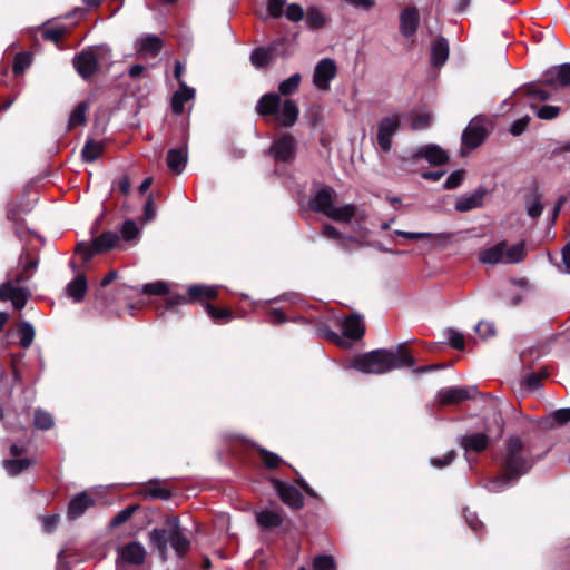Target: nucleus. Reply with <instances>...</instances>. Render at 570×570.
<instances>
[{
    "label": "nucleus",
    "instance_id": "nucleus-1",
    "mask_svg": "<svg viewBox=\"0 0 570 570\" xmlns=\"http://www.w3.org/2000/svg\"><path fill=\"white\" fill-rule=\"evenodd\" d=\"M351 367L366 374H384L396 368H414V360L406 352L404 344L393 350L380 348L355 356Z\"/></svg>",
    "mask_w": 570,
    "mask_h": 570
},
{
    "label": "nucleus",
    "instance_id": "nucleus-2",
    "mask_svg": "<svg viewBox=\"0 0 570 570\" xmlns=\"http://www.w3.org/2000/svg\"><path fill=\"white\" fill-rule=\"evenodd\" d=\"M532 463L530 450L521 439L510 438L507 441L503 456L504 475L493 484L492 490H498L525 474L531 469Z\"/></svg>",
    "mask_w": 570,
    "mask_h": 570
},
{
    "label": "nucleus",
    "instance_id": "nucleus-3",
    "mask_svg": "<svg viewBox=\"0 0 570 570\" xmlns=\"http://www.w3.org/2000/svg\"><path fill=\"white\" fill-rule=\"evenodd\" d=\"M149 541L163 559L167 558L168 544L177 557L185 556L190 548V541L183 532L176 517L167 518L163 528H155L149 533Z\"/></svg>",
    "mask_w": 570,
    "mask_h": 570
},
{
    "label": "nucleus",
    "instance_id": "nucleus-4",
    "mask_svg": "<svg viewBox=\"0 0 570 570\" xmlns=\"http://www.w3.org/2000/svg\"><path fill=\"white\" fill-rule=\"evenodd\" d=\"M256 111L261 116H275L283 127H293L299 115V108L293 99L283 100L275 92L263 95L256 105Z\"/></svg>",
    "mask_w": 570,
    "mask_h": 570
},
{
    "label": "nucleus",
    "instance_id": "nucleus-5",
    "mask_svg": "<svg viewBox=\"0 0 570 570\" xmlns=\"http://www.w3.org/2000/svg\"><path fill=\"white\" fill-rule=\"evenodd\" d=\"M335 196L334 189L328 187L320 188L311 198L309 206L313 210L320 212L335 222H350L356 215V207L352 204L335 206Z\"/></svg>",
    "mask_w": 570,
    "mask_h": 570
},
{
    "label": "nucleus",
    "instance_id": "nucleus-6",
    "mask_svg": "<svg viewBox=\"0 0 570 570\" xmlns=\"http://www.w3.org/2000/svg\"><path fill=\"white\" fill-rule=\"evenodd\" d=\"M525 246L523 243L509 245L507 242H500L494 246L480 252L479 259L483 264H518L524 259Z\"/></svg>",
    "mask_w": 570,
    "mask_h": 570
},
{
    "label": "nucleus",
    "instance_id": "nucleus-7",
    "mask_svg": "<svg viewBox=\"0 0 570 570\" xmlns=\"http://www.w3.org/2000/svg\"><path fill=\"white\" fill-rule=\"evenodd\" d=\"M109 50L104 46L91 47L75 57L73 65L82 78L91 77L98 63L108 56Z\"/></svg>",
    "mask_w": 570,
    "mask_h": 570
},
{
    "label": "nucleus",
    "instance_id": "nucleus-8",
    "mask_svg": "<svg viewBox=\"0 0 570 570\" xmlns=\"http://www.w3.org/2000/svg\"><path fill=\"white\" fill-rule=\"evenodd\" d=\"M118 240L119 237L116 233L105 232L91 243H79L77 245V252L85 261H89L94 255L114 248Z\"/></svg>",
    "mask_w": 570,
    "mask_h": 570
},
{
    "label": "nucleus",
    "instance_id": "nucleus-9",
    "mask_svg": "<svg viewBox=\"0 0 570 570\" xmlns=\"http://www.w3.org/2000/svg\"><path fill=\"white\" fill-rule=\"evenodd\" d=\"M30 295L28 288L14 285L13 281H7L0 285V301H10L16 309H22Z\"/></svg>",
    "mask_w": 570,
    "mask_h": 570
},
{
    "label": "nucleus",
    "instance_id": "nucleus-10",
    "mask_svg": "<svg viewBox=\"0 0 570 570\" xmlns=\"http://www.w3.org/2000/svg\"><path fill=\"white\" fill-rule=\"evenodd\" d=\"M401 126V117L392 115L384 117L377 125V144L384 150L389 151L392 146V136Z\"/></svg>",
    "mask_w": 570,
    "mask_h": 570
},
{
    "label": "nucleus",
    "instance_id": "nucleus-11",
    "mask_svg": "<svg viewBox=\"0 0 570 570\" xmlns=\"http://www.w3.org/2000/svg\"><path fill=\"white\" fill-rule=\"evenodd\" d=\"M337 72L336 63L333 59L324 58L317 62L313 73V83L320 90H327L330 82Z\"/></svg>",
    "mask_w": 570,
    "mask_h": 570
},
{
    "label": "nucleus",
    "instance_id": "nucleus-12",
    "mask_svg": "<svg viewBox=\"0 0 570 570\" xmlns=\"http://www.w3.org/2000/svg\"><path fill=\"white\" fill-rule=\"evenodd\" d=\"M216 286L193 285L188 288V297L175 296L168 299L167 309L174 308L176 305L186 304L189 301H203L204 298H214L217 296Z\"/></svg>",
    "mask_w": 570,
    "mask_h": 570
},
{
    "label": "nucleus",
    "instance_id": "nucleus-13",
    "mask_svg": "<svg viewBox=\"0 0 570 570\" xmlns=\"http://www.w3.org/2000/svg\"><path fill=\"white\" fill-rule=\"evenodd\" d=\"M296 141L289 134H284L275 139L271 146L269 154L276 161H291L295 157Z\"/></svg>",
    "mask_w": 570,
    "mask_h": 570
},
{
    "label": "nucleus",
    "instance_id": "nucleus-14",
    "mask_svg": "<svg viewBox=\"0 0 570 570\" xmlns=\"http://www.w3.org/2000/svg\"><path fill=\"white\" fill-rule=\"evenodd\" d=\"M485 135V119L483 117H475L463 131L462 144L470 149H474L482 144Z\"/></svg>",
    "mask_w": 570,
    "mask_h": 570
},
{
    "label": "nucleus",
    "instance_id": "nucleus-15",
    "mask_svg": "<svg viewBox=\"0 0 570 570\" xmlns=\"http://www.w3.org/2000/svg\"><path fill=\"white\" fill-rule=\"evenodd\" d=\"M478 394L475 386H452L443 389L438 393L441 404H459L465 400L473 399Z\"/></svg>",
    "mask_w": 570,
    "mask_h": 570
},
{
    "label": "nucleus",
    "instance_id": "nucleus-16",
    "mask_svg": "<svg viewBox=\"0 0 570 570\" xmlns=\"http://www.w3.org/2000/svg\"><path fill=\"white\" fill-rule=\"evenodd\" d=\"M543 82L548 86L570 87V63L553 66L544 71Z\"/></svg>",
    "mask_w": 570,
    "mask_h": 570
},
{
    "label": "nucleus",
    "instance_id": "nucleus-17",
    "mask_svg": "<svg viewBox=\"0 0 570 570\" xmlns=\"http://www.w3.org/2000/svg\"><path fill=\"white\" fill-rule=\"evenodd\" d=\"M273 487L282 501L291 508L299 509L303 505L301 492L293 485L279 480H272Z\"/></svg>",
    "mask_w": 570,
    "mask_h": 570
},
{
    "label": "nucleus",
    "instance_id": "nucleus-18",
    "mask_svg": "<svg viewBox=\"0 0 570 570\" xmlns=\"http://www.w3.org/2000/svg\"><path fill=\"white\" fill-rule=\"evenodd\" d=\"M161 47V39L155 35H144L135 42V48L141 57H156Z\"/></svg>",
    "mask_w": 570,
    "mask_h": 570
},
{
    "label": "nucleus",
    "instance_id": "nucleus-19",
    "mask_svg": "<svg viewBox=\"0 0 570 570\" xmlns=\"http://www.w3.org/2000/svg\"><path fill=\"white\" fill-rule=\"evenodd\" d=\"M459 443L466 452H481L487 449L489 436L484 432L468 433L461 436Z\"/></svg>",
    "mask_w": 570,
    "mask_h": 570
},
{
    "label": "nucleus",
    "instance_id": "nucleus-20",
    "mask_svg": "<svg viewBox=\"0 0 570 570\" xmlns=\"http://www.w3.org/2000/svg\"><path fill=\"white\" fill-rule=\"evenodd\" d=\"M419 24V12L415 8L410 7L401 12L400 17V30L401 33L406 37H413L416 32Z\"/></svg>",
    "mask_w": 570,
    "mask_h": 570
},
{
    "label": "nucleus",
    "instance_id": "nucleus-21",
    "mask_svg": "<svg viewBox=\"0 0 570 570\" xmlns=\"http://www.w3.org/2000/svg\"><path fill=\"white\" fill-rule=\"evenodd\" d=\"M485 195L487 190L484 188H478L470 195L459 197L454 207L461 213L478 208L483 204Z\"/></svg>",
    "mask_w": 570,
    "mask_h": 570
},
{
    "label": "nucleus",
    "instance_id": "nucleus-22",
    "mask_svg": "<svg viewBox=\"0 0 570 570\" xmlns=\"http://www.w3.org/2000/svg\"><path fill=\"white\" fill-rule=\"evenodd\" d=\"M187 158L188 154L186 145L180 148H173L169 149L167 154V165L173 173L179 175L186 167Z\"/></svg>",
    "mask_w": 570,
    "mask_h": 570
},
{
    "label": "nucleus",
    "instance_id": "nucleus-23",
    "mask_svg": "<svg viewBox=\"0 0 570 570\" xmlns=\"http://www.w3.org/2000/svg\"><path fill=\"white\" fill-rule=\"evenodd\" d=\"M194 97L195 90L188 87L184 81H180L179 89L173 96V111L177 115L181 114L185 108V102L194 99Z\"/></svg>",
    "mask_w": 570,
    "mask_h": 570
},
{
    "label": "nucleus",
    "instance_id": "nucleus-24",
    "mask_svg": "<svg viewBox=\"0 0 570 570\" xmlns=\"http://www.w3.org/2000/svg\"><path fill=\"white\" fill-rule=\"evenodd\" d=\"M92 504L94 500L86 492L79 493L68 505V517L70 519H77Z\"/></svg>",
    "mask_w": 570,
    "mask_h": 570
},
{
    "label": "nucleus",
    "instance_id": "nucleus-25",
    "mask_svg": "<svg viewBox=\"0 0 570 570\" xmlns=\"http://www.w3.org/2000/svg\"><path fill=\"white\" fill-rule=\"evenodd\" d=\"M415 155L417 157L425 158L429 163L434 165H443L449 159L446 153L436 145L422 147Z\"/></svg>",
    "mask_w": 570,
    "mask_h": 570
},
{
    "label": "nucleus",
    "instance_id": "nucleus-26",
    "mask_svg": "<svg viewBox=\"0 0 570 570\" xmlns=\"http://www.w3.org/2000/svg\"><path fill=\"white\" fill-rule=\"evenodd\" d=\"M283 513L281 510H263L256 513L257 523L265 529H273L283 523Z\"/></svg>",
    "mask_w": 570,
    "mask_h": 570
},
{
    "label": "nucleus",
    "instance_id": "nucleus-27",
    "mask_svg": "<svg viewBox=\"0 0 570 570\" xmlns=\"http://www.w3.org/2000/svg\"><path fill=\"white\" fill-rule=\"evenodd\" d=\"M342 331L345 336L357 340L363 336L365 327L358 315H351L342 323Z\"/></svg>",
    "mask_w": 570,
    "mask_h": 570
},
{
    "label": "nucleus",
    "instance_id": "nucleus-28",
    "mask_svg": "<svg viewBox=\"0 0 570 570\" xmlns=\"http://www.w3.org/2000/svg\"><path fill=\"white\" fill-rule=\"evenodd\" d=\"M449 57V45L446 39L439 38L432 45L431 60L432 65L440 67L445 63Z\"/></svg>",
    "mask_w": 570,
    "mask_h": 570
},
{
    "label": "nucleus",
    "instance_id": "nucleus-29",
    "mask_svg": "<svg viewBox=\"0 0 570 570\" xmlns=\"http://www.w3.org/2000/svg\"><path fill=\"white\" fill-rule=\"evenodd\" d=\"M67 294L75 302H80L87 292V281L83 275H78L67 285Z\"/></svg>",
    "mask_w": 570,
    "mask_h": 570
},
{
    "label": "nucleus",
    "instance_id": "nucleus-30",
    "mask_svg": "<svg viewBox=\"0 0 570 570\" xmlns=\"http://www.w3.org/2000/svg\"><path fill=\"white\" fill-rule=\"evenodd\" d=\"M104 151V144L94 139L87 140L82 148V158L87 163H92L98 159Z\"/></svg>",
    "mask_w": 570,
    "mask_h": 570
},
{
    "label": "nucleus",
    "instance_id": "nucleus-31",
    "mask_svg": "<svg viewBox=\"0 0 570 570\" xmlns=\"http://www.w3.org/2000/svg\"><path fill=\"white\" fill-rule=\"evenodd\" d=\"M31 464V460L27 458H13L10 460H6L3 463L4 469L11 475L19 474L20 472L28 469Z\"/></svg>",
    "mask_w": 570,
    "mask_h": 570
},
{
    "label": "nucleus",
    "instance_id": "nucleus-32",
    "mask_svg": "<svg viewBox=\"0 0 570 570\" xmlns=\"http://www.w3.org/2000/svg\"><path fill=\"white\" fill-rule=\"evenodd\" d=\"M273 57V52L271 49L266 48H256L250 55V61L256 68L266 67Z\"/></svg>",
    "mask_w": 570,
    "mask_h": 570
},
{
    "label": "nucleus",
    "instance_id": "nucleus-33",
    "mask_svg": "<svg viewBox=\"0 0 570 570\" xmlns=\"http://www.w3.org/2000/svg\"><path fill=\"white\" fill-rule=\"evenodd\" d=\"M301 80H302L301 75L299 73H294L293 76H291L286 80L282 81L279 83V86H278V95H279V97L281 96H289V95L296 92V90L299 87Z\"/></svg>",
    "mask_w": 570,
    "mask_h": 570
},
{
    "label": "nucleus",
    "instance_id": "nucleus-34",
    "mask_svg": "<svg viewBox=\"0 0 570 570\" xmlns=\"http://www.w3.org/2000/svg\"><path fill=\"white\" fill-rule=\"evenodd\" d=\"M306 22L311 28L318 29L325 26L326 17L316 7H311L307 10Z\"/></svg>",
    "mask_w": 570,
    "mask_h": 570
},
{
    "label": "nucleus",
    "instance_id": "nucleus-35",
    "mask_svg": "<svg viewBox=\"0 0 570 570\" xmlns=\"http://www.w3.org/2000/svg\"><path fill=\"white\" fill-rule=\"evenodd\" d=\"M395 235L402 236L404 238L415 240V239H423V238H433L436 240H443L446 238L444 234H433V233H425V232H404L396 229L394 230Z\"/></svg>",
    "mask_w": 570,
    "mask_h": 570
},
{
    "label": "nucleus",
    "instance_id": "nucleus-36",
    "mask_svg": "<svg viewBox=\"0 0 570 570\" xmlns=\"http://www.w3.org/2000/svg\"><path fill=\"white\" fill-rule=\"evenodd\" d=\"M20 344L28 348L35 338V328L29 322H21L19 324Z\"/></svg>",
    "mask_w": 570,
    "mask_h": 570
},
{
    "label": "nucleus",
    "instance_id": "nucleus-37",
    "mask_svg": "<svg viewBox=\"0 0 570 570\" xmlns=\"http://www.w3.org/2000/svg\"><path fill=\"white\" fill-rule=\"evenodd\" d=\"M88 106L86 102H80L70 114L68 127L73 128L82 125L86 119V111Z\"/></svg>",
    "mask_w": 570,
    "mask_h": 570
},
{
    "label": "nucleus",
    "instance_id": "nucleus-38",
    "mask_svg": "<svg viewBox=\"0 0 570 570\" xmlns=\"http://www.w3.org/2000/svg\"><path fill=\"white\" fill-rule=\"evenodd\" d=\"M67 29L63 26H45L42 29V38L58 43Z\"/></svg>",
    "mask_w": 570,
    "mask_h": 570
},
{
    "label": "nucleus",
    "instance_id": "nucleus-39",
    "mask_svg": "<svg viewBox=\"0 0 570 570\" xmlns=\"http://www.w3.org/2000/svg\"><path fill=\"white\" fill-rule=\"evenodd\" d=\"M432 122V117L428 112L414 114L411 118L410 128L412 130H422L428 128Z\"/></svg>",
    "mask_w": 570,
    "mask_h": 570
},
{
    "label": "nucleus",
    "instance_id": "nucleus-40",
    "mask_svg": "<svg viewBox=\"0 0 570 570\" xmlns=\"http://www.w3.org/2000/svg\"><path fill=\"white\" fill-rule=\"evenodd\" d=\"M35 425L41 430L50 429L53 426V419L50 413L37 410L35 413Z\"/></svg>",
    "mask_w": 570,
    "mask_h": 570
},
{
    "label": "nucleus",
    "instance_id": "nucleus-41",
    "mask_svg": "<svg viewBox=\"0 0 570 570\" xmlns=\"http://www.w3.org/2000/svg\"><path fill=\"white\" fill-rule=\"evenodd\" d=\"M527 95L537 101H546L550 99L551 92L537 86V85H528L525 87Z\"/></svg>",
    "mask_w": 570,
    "mask_h": 570
},
{
    "label": "nucleus",
    "instance_id": "nucleus-42",
    "mask_svg": "<svg viewBox=\"0 0 570 570\" xmlns=\"http://www.w3.org/2000/svg\"><path fill=\"white\" fill-rule=\"evenodd\" d=\"M314 570H335V561L332 556H318L313 561Z\"/></svg>",
    "mask_w": 570,
    "mask_h": 570
},
{
    "label": "nucleus",
    "instance_id": "nucleus-43",
    "mask_svg": "<svg viewBox=\"0 0 570 570\" xmlns=\"http://www.w3.org/2000/svg\"><path fill=\"white\" fill-rule=\"evenodd\" d=\"M456 458V452L454 450H451L446 452L442 458H431L430 464L435 469H443L448 465H450L454 459Z\"/></svg>",
    "mask_w": 570,
    "mask_h": 570
},
{
    "label": "nucleus",
    "instance_id": "nucleus-44",
    "mask_svg": "<svg viewBox=\"0 0 570 570\" xmlns=\"http://www.w3.org/2000/svg\"><path fill=\"white\" fill-rule=\"evenodd\" d=\"M31 63V57L26 53H18L13 61V72L16 75L22 73Z\"/></svg>",
    "mask_w": 570,
    "mask_h": 570
},
{
    "label": "nucleus",
    "instance_id": "nucleus-45",
    "mask_svg": "<svg viewBox=\"0 0 570 570\" xmlns=\"http://www.w3.org/2000/svg\"><path fill=\"white\" fill-rule=\"evenodd\" d=\"M142 292L148 295H163L168 292V287L165 282L158 281L155 283L145 284Z\"/></svg>",
    "mask_w": 570,
    "mask_h": 570
},
{
    "label": "nucleus",
    "instance_id": "nucleus-46",
    "mask_svg": "<svg viewBox=\"0 0 570 570\" xmlns=\"http://www.w3.org/2000/svg\"><path fill=\"white\" fill-rule=\"evenodd\" d=\"M139 234V228L137 227L134 220H126L121 227V236L126 240H131L136 238Z\"/></svg>",
    "mask_w": 570,
    "mask_h": 570
},
{
    "label": "nucleus",
    "instance_id": "nucleus-47",
    "mask_svg": "<svg viewBox=\"0 0 570 570\" xmlns=\"http://www.w3.org/2000/svg\"><path fill=\"white\" fill-rule=\"evenodd\" d=\"M286 0H268L267 1V17L279 18L283 14V8Z\"/></svg>",
    "mask_w": 570,
    "mask_h": 570
},
{
    "label": "nucleus",
    "instance_id": "nucleus-48",
    "mask_svg": "<svg viewBox=\"0 0 570 570\" xmlns=\"http://www.w3.org/2000/svg\"><path fill=\"white\" fill-rule=\"evenodd\" d=\"M259 453L264 464L269 469L276 468L282 461L277 454L265 449H259Z\"/></svg>",
    "mask_w": 570,
    "mask_h": 570
},
{
    "label": "nucleus",
    "instance_id": "nucleus-49",
    "mask_svg": "<svg viewBox=\"0 0 570 570\" xmlns=\"http://www.w3.org/2000/svg\"><path fill=\"white\" fill-rule=\"evenodd\" d=\"M560 112V107L557 106H543L537 109V116L540 119L551 120L554 119Z\"/></svg>",
    "mask_w": 570,
    "mask_h": 570
},
{
    "label": "nucleus",
    "instance_id": "nucleus-50",
    "mask_svg": "<svg viewBox=\"0 0 570 570\" xmlns=\"http://www.w3.org/2000/svg\"><path fill=\"white\" fill-rule=\"evenodd\" d=\"M205 308H206L208 315L215 321L232 318V312L228 309H217L216 307H214L210 304H206Z\"/></svg>",
    "mask_w": 570,
    "mask_h": 570
},
{
    "label": "nucleus",
    "instance_id": "nucleus-51",
    "mask_svg": "<svg viewBox=\"0 0 570 570\" xmlns=\"http://www.w3.org/2000/svg\"><path fill=\"white\" fill-rule=\"evenodd\" d=\"M285 16L288 20L293 22H298L304 17L303 8L299 4L292 3L287 7L285 11Z\"/></svg>",
    "mask_w": 570,
    "mask_h": 570
},
{
    "label": "nucleus",
    "instance_id": "nucleus-52",
    "mask_svg": "<svg viewBox=\"0 0 570 570\" xmlns=\"http://www.w3.org/2000/svg\"><path fill=\"white\" fill-rule=\"evenodd\" d=\"M135 507H128L121 511H119L112 519H111V527H118L122 523H125L129 518L132 515L135 511Z\"/></svg>",
    "mask_w": 570,
    "mask_h": 570
},
{
    "label": "nucleus",
    "instance_id": "nucleus-53",
    "mask_svg": "<svg viewBox=\"0 0 570 570\" xmlns=\"http://www.w3.org/2000/svg\"><path fill=\"white\" fill-rule=\"evenodd\" d=\"M475 331L484 340L495 334L494 325L490 322H479L475 326Z\"/></svg>",
    "mask_w": 570,
    "mask_h": 570
},
{
    "label": "nucleus",
    "instance_id": "nucleus-54",
    "mask_svg": "<svg viewBox=\"0 0 570 570\" xmlns=\"http://www.w3.org/2000/svg\"><path fill=\"white\" fill-rule=\"evenodd\" d=\"M146 495L151 499L167 500L170 498V492L161 487H151L148 489Z\"/></svg>",
    "mask_w": 570,
    "mask_h": 570
},
{
    "label": "nucleus",
    "instance_id": "nucleus-55",
    "mask_svg": "<svg viewBox=\"0 0 570 570\" xmlns=\"http://www.w3.org/2000/svg\"><path fill=\"white\" fill-rule=\"evenodd\" d=\"M449 340L454 348L462 350L464 347V336L462 333L455 330H449Z\"/></svg>",
    "mask_w": 570,
    "mask_h": 570
},
{
    "label": "nucleus",
    "instance_id": "nucleus-56",
    "mask_svg": "<svg viewBox=\"0 0 570 570\" xmlns=\"http://www.w3.org/2000/svg\"><path fill=\"white\" fill-rule=\"evenodd\" d=\"M462 180H463V173L454 171L446 178V180L444 183V187L446 189H454L461 185Z\"/></svg>",
    "mask_w": 570,
    "mask_h": 570
},
{
    "label": "nucleus",
    "instance_id": "nucleus-57",
    "mask_svg": "<svg viewBox=\"0 0 570 570\" xmlns=\"http://www.w3.org/2000/svg\"><path fill=\"white\" fill-rule=\"evenodd\" d=\"M528 122H529V118L528 117H524V118H521V119H518L515 120L512 125H511V128H510V132L513 135V136H519L521 135L527 126H528Z\"/></svg>",
    "mask_w": 570,
    "mask_h": 570
},
{
    "label": "nucleus",
    "instance_id": "nucleus-58",
    "mask_svg": "<svg viewBox=\"0 0 570 570\" xmlns=\"http://www.w3.org/2000/svg\"><path fill=\"white\" fill-rule=\"evenodd\" d=\"M542 210L543 207L538 199H533L527 205V213L532 218L539 217L542 214Z\"/></svg>",
    "mask_w": 570,
    "mask_h": 570
},
{
    "label": "nucleus",
    "instance_id": "nucleus-59",
    "mask_svg": "<svg viewBox=\"0 0 570 570\" xmlns=\"http://www.w3.org/2000/svg\"><path fill=\"white\" fill-rule=\"evenodd\" d=\"M20 265L24 269V272L29 273V271H35L38 266L37 259H29V254L23 253L20 256Z\"/></svg>",
    "mask_w": 570,
    "mask_h": 570
},
{
    "label": "nucleus",
    "instance_id": "nucleus-60",
    "mask_svg": "<svg viewBox=\"0 0 570 570\" xmlns=\"http://www.w3.org/2000/svg\"><path fill=\"white\" fill-rule=\"evenodd\" d=\"M59 515L52 514L42 518V527L46 532H51L58 524Z\"/></svg>",
    "mask_w": 570,
    "mask_h": 570
},
{
    "label": "nucleus",
    "instance_id": "nucleus-61",
    "mask_svg": "<svg viewBox=\"0 0 570 570\" xmlns=\"http://www.w3.org/2000/svg\"><path fill=\"white\" fill-rule=\"evenodd\" d=\"M322 235L324 237L337 240L342 234L334 226L325 224L322 228Z\"/></svg>",
    "mask_w": 570,
    "mask_h": 570
},
{
    "label": "nucleus",
    "instance_id": "nucleus-62",
    "mask_svg": "<svg viewBox=\"0 0 570 570\" xmlns=\"http://www.w3.org/2000/svg\"><path fill=\"white\" fill-rule=\"evenodd\" d=\"M553 419L560 424L567 423L570 421V407L559 409L553 413Z\"/></svg>",
    "mask_w": 570,
    "mask_h": 570
},
{
    "label": "nucleus",
    "instance_id": "nucleus-63",
    "mask_svg": "<svg viewBox=\"0 0 570 570\" xmlns=\"http://www.w3.org/2000/svg\"><path fill=\"white\" fill-rule=\"evenodd\" d=\"M465 519L470 528L478 532L483 527L482 522L478 519L476 514L469 512L465 514Z\"/></svg>",
    "mask_w": 570,
    "mask_h": 570
},
{
    "label": "nucleus",
    "instance_id": "nucleus-64",
    "mask_svg": "<svg viewBox=\"0 0 570 570\" xmlns=\"http://www.w3.org/2000/svg\"><path fill=\"white\" fill-rule=\"evenodd\" d=\"M268 321L273 324H281L286 321V317L281 309L274 308L268 313Z\"/></svg>",
    "mask_w": 570,
    "mask_h": 570
}]
</instances>
